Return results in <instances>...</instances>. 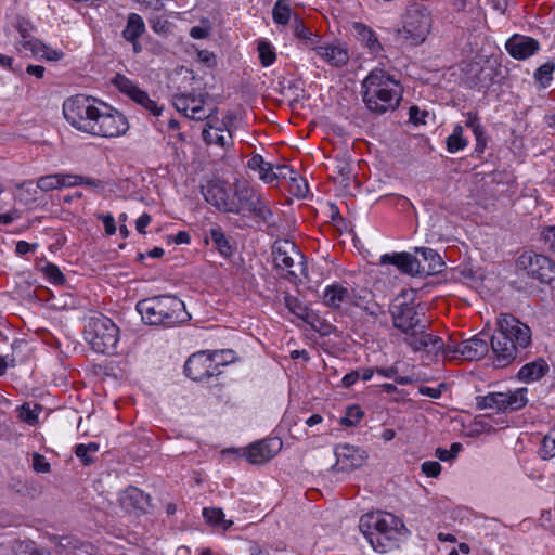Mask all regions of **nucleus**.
<instances>
[{
    "instance_id": "nucleus-7",
    "label": "nucleus",
    "mask_w": 555,
    "mask_h": 555,
    "mask_svg": "<svg viewBox=\"0 0 555 555\" xmlns=\"http://www.w3.org/2000/svg\"><path fill=\"white\" fill-rule=\"evenodd\" d=\"M235 215L250 216L264 223L272 219L273 212L262 193L246 182H235L230 211Z\"/></svg>"
},
{
    "instance_id": "nucleus-15",
    "label": "nucleus",
    "mask_w": 555,
    "mask_h": 555,
    "mask_svg": "<svg viewBox=\"0 0 555 555\" xmlns=\"http://www.w3.org/2000/svg\"><path fill=\"white\" fill-rule=\"evenodd\" d=\"M114 86L125 95L129 96L132 101L140 104L145 109L150 111L153 115H159V108L155 101L150 99L149 94L140 89L135 82L121 74H117L113 79Z\"/></svg>"
},
{
    "instance_id": "nucleus-42",
    "label": "nucleus",
    "mask_w": 555,
    "mask_h": 555,
    "mask_svg": "<svg viewBox=\"0 0 555 555\" xmlns=\"http://www.w3.org/2000/svg\"><path fill=\"white\" fill-rule=\"evenodd\" d=\"M272 16L275 23L286 25L291 17V8L287 0H278L272 10Z\"/></svg>"
},
{
    "instance_id": "nucleus-14",
    "label": "nucleus",
    "mask_w": 555,
    "mask_h": 555,
    "mask_svg": "<svg viewBox=\"0 0 555 555\" xmlns=\"http://www.w3.org/2000/svg\"><path fill=\"white\" fill-rule=\"evenodd\" d=\"M336 463L332 467L333 472L349 473L364 465L367 455L366 452L356 446L348 443L338 444L335 448Z\"/></svg>"
},
{
    "instance_id": "nucleus-4",
    "label": "nucleus",
    "mask_w": 555,
    "mask_h": 555,
    "mask_svg": "<svg viewBox=\"0 0 555 555\" xmlns=\"http://www.w3.org/2000/svg\"><path fill=\"white\" fill-rule=\"evenodd\" d=\"M498 326L491 337V348L495 365L504 367L516 359L518 348L525 349L530 345L531 330L511 314H502Z\"/></svg>"
},
{
    "instance_id": "nucleus-17",
    "label": "nucleus",
    "mask_w": 555,
    "mask_h": 555,
    "mask_svg": "<svg viewBox=\"0 0 555 555\" xmlns=\"http://www.w3.org/2000/svg\"><path fill=\"white\" fill-rule=\"evenodd\" d=\"M282 448V441L279 438H269L251 443L244 455L251 464H263L274 457Z\"/></svg>"
},
{
    "instance_id": "nucleus-38",
    "label": "nucleus",
    "mask_w": 555,
    "mask_h": 555,
    "mask_svg": "<svg viewBox=\"0 0 555 555\" xmlns=\"http://www.w3.org/2000/svg\"><path fill=\"white\" fill-rule=\"evenodd\" d=\"M209 358L211 366H214V371L219 375L221 373L220 367L232 362L234 354L231 350H215L209 351Z\"/></svg>"
},
{
    "instance_id": "nucleus-32",
    "label": "nucleus",
    "mask_w": 555,
    "mask_h": 555,
    "mask_svg": "<svg viewBox=\"0 0 555 555\" xmlns=\"http://www.w3.org/2000/svg\"><path fill=\"white\" fill-rule=\"evenodd\" d=\"M145 29L142 17L135 13L129 15L126 28L122 31L124 38L128 41L138 40Z\"/></svg>"
},
{
    "instance_id": "nucleus-33",
    "label": "nucleus",
    "mask_w": 555,
    "mask_h": 555,
    "mask_svg": "<svg viewBox=\"0 0 555 555\" xmlns=\"http://www.w3.org/2000/svg\"><path fill=\"white\" fill-rule=\"evenodd\" d=\"M463 132L464 130L461 125H456L453 128L452 133L446 140L447 151L449 153H457L467 146L468 140L464 137Z\"/></svg>"
},
{
    "instance_id": "nucleus-11",
    "label": "nucleus",
    "mask_w": 555,
    "mask_h": 555,
    "mask_svg": "<svg viewBox=\"0 0 555 555\" xmlns=\"http://www.w3.org/2000/svg\"><path fill=\"white\" fill-rule=\"evenodd\" d=\"M517 267L542 283H551L555 279V264L543 255L524 253L517 260Z\"/></svg>"
},
{
    "instance_id": "nucleus-61",
    "label": "nucleus",
    "mask_w": 555,
    "mask_h": 555,
    "mask_svg": "<svg viewBox=\"0 0 555 555\" xmlns=\"http://www.w3.org/2000/svg\"><path fill=\"white\" fill-rule=\"evenodd\" d=\"M264 159L260 154H255L250 157V159L247 162V167L250 170L258 171L261 166H264Z\"/></svg>"
},
{
    "instance_id": "nucleus-48",
    "label": "nucleus",
    "mask_w": 555,
    "mask_h": 555,
    "mask_svg": "<svg viewBox=\"0 0 555 555\" xmlns=\"http://www.w3.org/2000/svg\"><path fill=\"white\" fill-rule=\"evenodd\" d=\"M363 416V412L357 405L349 406L346 411V415L341 418V423L346 426L356 425L361 417Z\"/></svg>"
},
{
    "instance_id": "nucleus-45",
    "label": "nucleus",
    "mask_w": 555,
    "mask_h": 555,
    "mask_svg": "<svg viewBox=\"0 0 555 555\" xmlns=\"http://www.w3.org/2000/svg\"><path fill=\"white\" fill-rule=\"evenodd\" d=\"M36 184H37V188L43 192L61 190V182H60L59 173L40 177L37 180Z\"/></svg>"
},
{
    "instance_id": "nucleus-16",
    "label": "nucleus",
    "mask_w": 555,
    "mask_h": 555,
    "mask_svg": "<svg viewBox=\"0 0 555 555\" xmlns=\"http://www.w3.org/2000/svg\"><path fill=\"white\" fill-rule=\"evenodd\" d=\"M14 48L15 51L23 56H31L47 61H59L63 57L62 51L48 47L36 37L23 42H14Z\"/></svg>"
},
{
    "instance_id": "nucleus-34",
    "label": "nucleus",
    "mask_w": 555,
    "mask_h": 555,
    "mask_svg": "<svg viewBox=\"0 0 555 555\" xmlns=\"http://www.w3.org/2000/svg\"><path fill=\"white\" fill-rule=\"evenodd\" d=\"M465 126L472 129L477 146L483 149L486 145L485 131L476 113L468 112L466 114Z\"/></svg>"
},
{
    "instance_id": "nucleus-19",
    "label": "nucleus",
    "mask_w": 555,
    "mask_h": 555,
    "mask_svg": "<svg viewBox=\"0 0 555 555\" xmlns=\"http://www.w3.org/2000/svg\"><path fill=\"white\" fill-rule=\"evenodd\" d=\"M505 48L514 59L526 60L540 49V43L531 37L514 35L506 41Z\"/></svg>"
},
{
    "instance_id": "nucleus-12",
    "label": "nucleus",
    "mask_w": 555,
    "mask_h": 555,
    "mask_svg": "<svg viewBox=\"0 0 555 555\" xmlns=\"http://www.w3.org/2000/svg\"><path fill=\"white\" fill-rule=\"evenodd\" d=\"M273 260L279 270L286 271L289 275L297 276L295 268L305 274L304 256L297 246L291 241L276 242L273 246Z\"/></svg>"
},
{
    "instance_id": "nucleus-47",
    "label": "nucleus",
    "mask_w": 555,
    "mask_h": 555,
    "mask_svg": "<svg viewBox=\"0 0 555 555\" xmlns=\"http://www.w3.org/2000/svg\"><path fill=\"white\" fill-rule=\"evenodd\" d=\"M461 449H462L461 443L454 442V443L451 444L449 450L442 449V448H438L436 450V456L440 461L448 462V461L454 460L457 456V454L461 451Z\"/></svg>"
},
{
    "instance_id": "nucleus-39",
    "label": "nucleus",
    "mask_w": 555,
    "mask_h": 555,
    "mask_svg": "<svg viewBox=\"0 0 555 555\" xmlns=\"http://www.w3.org/2000/svg\"><path fill=\"white\" fill-rule=\"evenodd\" d=\"M295 36L300 39L306 46L314 47L318 46L319 38L309 28H307L301 21L296 20L294 25Z\"/></svg>"
},
{
    "instance_id": "nucleus-25",
    "label": "nucleus",
    "mask_w": 555,
    "mask_h": 555,
    "mask_svg": "<svg viewBox=\"0 0 555 555\" xmlns=\"http://www.w3.org/2000/svg\"><path fill=\"white\" fill-rule=\"evenodd\" d=\"M415 251L422 257L420 274L433 275L443 270L444 262L436 250L428 247H416Z\"/></svg>"
},
{
    "instance_id": "nucleus-56",
    "label": "nucleus",
    "mask_w": 555,
    "mask_h": 555,
    "mask_svg": "<svg viewBox=\"0 0 555 555\" xmlns=\"http://www.w3.org/2000/svg\"><path fill=\"white\" fill-rule=\"evenodd\" d=\"M422 472L427 477H437L441 472V465L436 461H426L421 466Z\"/></svg>"
},
{
    "instance_id": "nucleus-36",
    "label": "nucleus",
    "mask_w": 555,
    "mask_h": 555,
    "mask_svg": "<svg viewBox=\"0 0 555 555\" xmlns=\"http://www.w3.org/2000/svg\"><path fill=\"white\" fill-rule=\"evenodd\" d=\"M203 516L208 524L220 526L223 529H229L233 524L231 520L224 519V513L220 508L205 507L203 509Z\"/></svg>"
},
{
    "instance_id": "nucleus-30",
    "label": "nucleus",
    "mask_w": 555,
    "mask_h": 555,
    "mask_svg": "<svg viewBox=\"0 0 555 555\" xmlns=\"http://www.w3.org/2000/svg\"><path fill=\"white\" fill-rule=\"evenodd\" d=\"M208 237L212 242L215 248L220 253V255L223 257H229L232 255V247L220 227H215L209 230L205 238L206 243H208Z\"/></svg>"
},
{
    "instance_id": "nucleus-27",
    "label": "nucleus",
    "mask_w": 555,
    "mask_h": 555,
    "mask_svg": "<svg viewBox=\"0 0 555 555\" xmlns=\"http://www.w3.org/2000/svg\"><path fill=\"white\" fill-rule=\"evenodd\" d=\"M353 30L358 40L364 44L371 54L377 55L383 50V47L376 34L366 25L362 23H354Z\"/></svg>"
},
{
    "instance_id": "nucleus-51",
    "label": "nucleus",
    "mask_w": 555,
    "mask_h": 555,
    "mask_svg": "<svg viewBox=\"0 0 555 555\" xmlns=\"http://www.w3.org/2000/svg\"><path fill=\"white\" fill-rule=\"evenodd\" d=\"M61 189L74 188L77 185H82V176L72 175V173H59Z\"/></svg>"
},
{
    "instance_id": "nucleus-13",
    "label": "nucleus",
    "mask_w": 555,
    "mask_h": 555,
    "mask_svg": "<svg viewBox=\"0 0 555 555\" xmlns=\"http://www.w3.org/2000/svg\"><path fill=\"white\" fill-rule=\"evenodd\" d=\"M207 96L203 93H181L173 96V105L178 112L195 120L209 118L214 113V107H206Z\"/></svg>"
},
{
    "instance_id": "nucleus-60",
    "label": "nucleus",
    "mask_w": 555,
    "mask_h": 555,
    "mask_svg": "<svg viewBox=\"0 0 555 555\" xmlns=\"http://www.w3.org/2000/svg\"><path fill=\"white\" fill-rule=\"evenodd\" d=\"M152 218L149 214L141 215L135 222V229L139 233L145 234V228L150 224Z\"/></svg>"
},
{
    "instance_id": "nucleus-23",
    "label": "nucleus",
    "mask_w": 555,
    "mask_h": 555,
    "mask_svg": "<svg viewBox=\"0 0 555 555\" xmlns=\"http://www.w3.org/2000/svg\"><path fill=\"white\" fill-rule=\"evenodd\" d=\"M480 333L468 339L462 340L460 358L467 361H477L482 359L489 351L487 338Z\"/></svg>"
},
{
    "instance_id": "nucleus-63",
    "label": "nucleus",
    "mask_w": 555,
    "mask_h": 555,
    "mask_svg": "<svg viewBox=\"0 0 555 555\" xmlns=\"http://www.w3.org/2000/svg\"><path fill=\"white\" fill-rule=\"evenodd\" d=\"M14 365H15V361L12 356L0 354V376H2L5 373V371L9 366H14Z\"/></svg>"
},
{
    "instance_id": "nucleus-58",
    "label": "nucleus",
    "mask_w": 555,
    "mask_h": 555,
    "mask_svg": "<svg viewBox=\"0 0 555 555\" xmlns=\"http://www.w3.org/2000/svg\"><path fill=\"white\" fill-rule=\"evenodd\" d=\"M18 555H51L48 551L38 547L35 543L28 542L22 546Z\"/></svg>"
},
{
    "instance_id": "nucleus-6",
    "label": "nucleus",
    "mask_w": 555,
    "mask_h": 555,
    "mask_svg": "<svg viewBox=\"0 0 555 555\" xmlns=\"http://www.w3.org/2000/svg\"><path fill=\"white\" fill-rule=\"evenodd\" d=\"M137 311L151 326L172 327L191 319L184 302L173 295L153 296L138 301Z\"/></svg>"
},
{
    "instance_id": "nucleus-59",
    "label": "nucleus",
    "mask_w": 555,
    "mask_h": 555,
    "mask_svg": "<svg viewBox=\"0 0 555 555\" xmlns=\"http://www.w3.org/2000/svg\"><path fill=\"white\" fill-rule=\"evenodd\" d=\"M99 218L102 220L105 232L107 235H113L116 232L115 219L112 215H100Z\"/></svg>"
},
{
    "instance_id": "nucleus-28",
    "label": "nucleus",
    "mask_w": 555,
    "mask_h": 555,
    "mask_svg": "<svg viewBox=\"0 0 555 555\" xmlns=\"http://www.w3.org/2000/svg\"><path fill=\"white\" fill-rule=\"evenodd\" d=\"M11 30L16 31V37L14 42H23L26 40H30L35 38L36 27L35 25L27 18L22 16H16L12 22L10 27L5 28V33L8 36H11Z\"/></svg>"
},
{
    "instance_id": "nucleus-53",
    "label": "nucleus",
    "mask_w": 555,
    "mask_h": 555,
    "mask_svg": "<svg viewBox=\"0 0 555 555\" xmlns=\"http://www.w3.org/2000/svg\"><path fill=\"white\" fill-rule=\"evenodd\" d=\"M273 172L274 166L269 162H264V166H261L258 170L259 179L267 184H271L273 183Z\"/></svg>"
},
{
    "instance_id": "nucleus-22",
    "label": "nucleus",
    "mask_w": 555,
    "mask_h": 555,
    "mask_svg": "<svg viewBox=\"0 0 555 555\" xmlns=\"http://www.w3.org/2000/svg\"><path fill=\"white\" fill-rule=\"evenodd\" d=\"M315 53L332 66H344L349 60V53L344 44H318L313 47Z\"/></svg>"
},
{
    "instance_id": "nucleus-54",
    "label": "nucleus",
    "mask_w": 555,
    "mask_h": 555,
    "mask_svg": "<svg viewBox=\"0 0 555 555\" xmlns=\"http://www.w3.org/2000/svg\"><path fill=\"white\" fill-rule=\"evenodd\" d=\"M20 418L28 424H35L38 420V413L29 404H23L20 411Z\"/></svg>"
},
{
    "instance_id": "nucleus-49",
    "label": "nucleus",
    "mask_w": 555,
    "mask_h": 555,
    "mask_svg": "<svg viewBox=\"0 0 555 555\" xmlns=\"http://www.w3.org/2000/svg\"><path fill=\"white\" fill-rule=\"evenodd\" d=\"M554 69L555 64L553 62H546L537 69L534 77L537 80L544 85L551 80V75Z\"/></svg>"
},
{
    "instance_id": "nucleus-52",
    "label": "nucleus",
    "mask_w": 555,
    "mask_h": 555,
    "mask_svg": "<svg viewBox=\"0 0 555 555\" xmlns=\"http://www.w3.org/2000/svg\"><path fill=\"white\" fill-rule=\"evenodd\" d=\"M33 469L36 473H49L51 469L50 463L46 457L39 453L33 454Z\"/></svg>"
},
{
    "instance_id": "nucleus-26",
    "label": "nucleus",
    "mask_w": 555,
    "mask_h": 555,
    "mask_svg": "<svg viewBox=\"0 0 555 555\" xmlns=\"http://www.w3.org/2000/svg\"><path fill=\"white\" fill-rule=\"evenodd\" d=\"M205 199L219 210L229 212L231 199H229L225 186L220 182H212L207 185L204 192Z\"/></svg>"
},
{
    "instance_id": "nucleus-41",
    "label": "nucleus",
    "mask_w": 555,
    "mask_h": 555,
    "mask_svg": "<svg viewBox=\"0 0 555 555\" xmlns=\"http://www.w3.org/2000/svg\"><path fill=\"white\" fill-rule=\"evenodd\" d=\"M462 347V341H456L453 338H450L447 344L442 341V347L437 350H426L428 353L439 354L441 353L444 358L455 359L460 358V350Z\"/></svg>"
},
{
    "instance_id": "nucleus-24",
    "label": "nucleus",
    "mask_w": 555,
    "mask_h": 555,
    "mask_svg": "<svg viewBox=\"0 0 555 555\" xmlns=\"http://www.w3.org/2000/svg\"><path fill=\"white\" fill-rule=\"evenodd\" d=\"M383 264L390 263L408 274H420V259L409 253L385 254L380 257Z\"/></svg>"
},
{
    "instance_id": "nucleus-57",
    "label": "nucleus",
    "mask_w": 555,
    "mask_h": 555,
    "mask_svg": "<svg viewBox=\"0 0 555 555\" xmlns=\"http://www.w3.org/2000/svg\"><path fill=\"white\" fill-rule=\"evenodd\" d=\"M296 173L289 166L287 165H276L274 166L273 172V182L279 179H289Z\"/></svg>"
},
{
    "instance_id": "nucleus-21",
    "label": "nucleus",
    "mask_w": 555,
    "mask_h": 555,
    "mask_svg": "<svg viewBox=\"0 0 555 555\" xmlns=\"http://www.w3.org/2000/svg\"><path fill=\"white\" fill-rule=\"evenodd\" d=\"M322 299L326 307L336 310L340 309L344 304H350L352 294L346 285L335 282L324 288Z\"/></svg>"
},
{
    "instance_id": "nucleus-18",
    "label": "nucleus",
    "mask_w": 555,
    "mask_h": 555,
    "mask_svg": "<svg viewBox=\"0 0 555 555\" xmlns=\"http://www.w3.org/2000/svg\"><path fill=\"white\" fill-rule=\"evenodd\" d=\"M185 374L193 380H203L217 376L211 366L209 351H201L192 354L184 364Z\"/></svg>"
},
{
    "instance_id": "nucleus-55",
    "label": "nucleus",
    "mask_w": 555,
    "mask_h": 555,
    "mask_svg": "<svg viewBox=\"0 0 555 555\" xmlns=\"http://www.w3.org/2000/svg\"><path fill=\"white\" fill-rule=\"evenodd\" d=\"M428 112L420 109L417 106H411L409 111L410 120L414 125L426 124V117L428 116Z\"/></svg>"
},
{
    "instance_id": "nucleus-46",
    "label": "nucleus",
    "mask_w": 555,
    "mask_h": 555,
    "mask_svg": "<svg viewBox=\"0 0 555 555\" xmlns=\"http://www.w3.org/2000/svg\"><path fill=\"white\" fill-rule=\"evenodd\" d=\"M289 181L291 192L297 197H305L308 193L307 181L299 177L297 172L293 177H289Z\"/></svg>"
},
{
    "instance_id": "nucleus-50",
    "label": "nucleus",
    "mask_w": 555,
    "mask_h": 555,
    "mask_svg": "<svg viewBox=\"0 0 555 555\" xmlns=\"http://www.w3.org/2000/svg\"><path fill=\"white\" fill-rule=\"evenodd\" d=\"M43 273L54 284H62L64 282V275L55 264L48 263L43 268Z\"/></svg>"
},
{
    "instance_id": "nucleus-10",
    "label": "nucleus",
    "mask_w": 555,
    "mask_h": 555,
    "mask_svg": "<svg viewBox=\"0 0 555 555\" xmlns=\"http://www.w3.org/2000/svg\"><path fill=\"white\" fill-rule=\"evenodd\" d=\"M528 389L517 388L508 392H489L486 396L476 397V405L480 410H494L500 413L517 411L526 406Z\"/></svg>"
},
{
    "instance_id": "nucleus-1",
    "label": "nucleus",
    "mask_w": 555,
    "mask_h": 555,
    "mask_svg": "<svg viewBox=\"0 0 555 555\" xmlns=\"http://www.w3.org/2000/svg\"><path fill=\"white\" fill-rule=\"evenodd\" d=\"M63 115L78 131L104 138L125 134L127 118L117 109L92 96L77 94L63 103Z\"/></svg>"
},
{
    "instance_id": "nucleus-40",
    "label": "nucleus",
    "mask_w": 555,
    "mask_h": 555,
    "mask_svg": "<svg viewBox=\"0 0 555 555\" xmlns=\"http://www.w3.org/2000/svg\"><path fill=\"white\" fill-rule=\"evenodd\" d=\"M352 294V300L350 304L361 307L366 310L370 314L375 315L377 312L375 310L374 305H370L371 293L369 291L356 292V289H350Z\"/></svg>"
},
{
    "instance_id": "nucleus-5",
    "label": "nucleus",
    "mask_w": 555,
    "mask_h": 555,
    "mask_svg": "<svg viewBox=\"0 0 555 555\" xmlns=\"http://www.w3.org/2000/svg\"><path fill=\"white\" fill-rule=\"evenodd\" d=\"M365 107L373 114L383 115L395 111L402 98V87L395 76L384 69L370 72L362 82Z\"/></svg>"
},
{
    "instance_id": "nucleus-43",
    "label": "nucleus",
    "mask_w": 555,
    "mask_h": 555,
    "mask_svg": "<svg viewBox=\"0 0 555 555\" xmlns=\"http://www.w3.org/2000/svg\"><path fill=\"white\" fill-rule=\"evenodd\" d=\"M259 53V60L266 67L272 65L276 59L274 48L271 43L264 40H260L257 47Z\"/></svg>"
},
{
    "instance_id": "nucleus-35",
    "label": "nucleus",
    "mask_w": 555,
    "mask_h": 555,
    "mask_svg": "<svg viewBox=\"0 0 555 555\" xmlns=\"http://www.w3.org/2000/svg\"><path fill=\"white\" fill-rule=\"evenodd\" d=\"M538 454L542 460L555 456V427H552L542 438Z\"/></svg>"
},
{
    "instance_id": "nucleus-44",
    "label": "nucleus",
    "mask_w": 555,
    "mask_h": 555,
    "mask_svg": "<svg viewBox=\"0 0 555 555\" xmlns=\"http://www.w3.org/2000/svg\"><path fill=\"white\" fill-rule=\"evenodd\" d=\"M150 26L156 34L159 35H166L170 33L171 29V23L168 21V18L158 12L152 14V16L149 20Z\"/></svg>"
},
{
    "instance_id": "nucleus-20",
    "label": "nucleus",
    "mask_w": 555,
    "mask_h": 555,
    "mask_svg": "<svg viewBox=\"0 0 555 555\" xmlns=\"http://www.w3.org/2000/svg\"><path fill=\"white\" fill-rule=\"evenodd\" d=\"M118 501L126 512L144 513L150 507V496L135 487H128L121 491Z\"/></svg>"
},
{
    "instance_id": "nucleus-37",
    "label": "nucleus",
    "mask_w": 555,
    "mask_h": 555,
    "mask_svg": "<svg viewBox=\"0 0 555 555\" xmlns=\"http://www.w3.org/2000/svg\"><path fill=\"white\" fill-rule=\"evenodd\" d=\"M99 451L96 442H89L87 444L79 443L75 447V455L85 464L90 465L94 462V454Z\"/></svg>"
},
{
    "instance_id": "nucleus-8",
    "label": "nucleus",
    "mask_w": 555,
    "mask_h": 555,
    "mask_svg": "<svg viewBox=\"0 0 555 555\" xmlns=\"http://www.w3.org/2000/svg\"><path fill=\"white\" fill-rule=\"evenodd\" d=\"M83 335L93 351L113 354L119 341V328L107 317L96 314L88 318Z\"/></svg>"
},
{
    "instance_id": "nucleus-62",
    "label": "nucleus",
    "mask_w": 555,
    "mask_h": 555,
    "mask_svg": "<svg viewBox=\"0 0 555 555\" xmlns=\"http://www.w3.org/2000/svg\"><path fill=\"white\" fill-rule=\"evenodd\" d=\"M360 379V371H352L348 374H346L343 379H341V385L345 387V388H349L351 387L352 385H354V383Z\"/></svg>"
},
{
    "instance_id": "nucleus-2",
    "label": "nucleus",
    "mask_w": 555,
    "mask_h": 555,
    "mask_svg": "<svg viewBox=\"0 0 555 555\" xmlns=\"http://www.w3.org/2000/svg\"><path fill=\"white\" fill-rule=\"evenodd\" d=\"M399 299L397 298L396 301ZM392 323L402 334L404 343L415 352L437 350L442 347V339L427 333V320L423 309L405 302H395L390 309Z\"/></svg>"
},
{
    "instance_id": "nucleus-29",
    "label": "nucleus",
    "mask_w": 555,
    "mask_h": 555,
    "mask_svg": "<svg viewBox=\"0 0 555 555\" xmlns=\"http://www.w3.org/2000/svg\"><path fill=\"white\" fill-rule=\"evenodd\" d=\"M222 132L223 130L221 128L214 127L208 121L202 131V137L207 144H216L220 147H227L231 143L232 137L230 133L225 137Z\"/></svg>"
},
{
    "instance_id": "nucleus-3",
    "label": "nucleus",
    "mask_w": 555,
    "mask_h": 555,
    "mask_svg": "<svg viewBox=\"0 0 555 555\" xmlns=\"http://www.w3.org/2000/svg\"><path fill=\"white\" fill-rule=\"evenodd\" d=\"M359 529L378 553L398 547L401 539L408 534V529L399 517L380 511L362 515Z\"/></svg>"
},
{
    "instance_id": "nucleus-9",
    "label": "nucleus",
    "mask_w": 555,
    "mask_h": 555,
    "mask_svg": "<svg viewBox=\"0 0 555 555\" xmlns=\"http://www.w3.org/2000/svg\"><path fill=\"white\" fill-rule=\"evenodd\" d=\"M430 28L431 16L427 8L413 3L408 7L403 16V26L397 29V34L410 46H417L425 41Z\"/></svg>"
},
{
    "instance_id": "nucleus-64",
    "label": "nucleus",
    "mask_w": 555,
    "mask_h": 555,
    "mask_svg": "<svg viewBox=\"0 0 555 555\" xmlns=\"http://www.w3.org/2000/svg\"><path fill=\"white\" fill-rule=\"evenodd\" d=\"M545 242L550 244V247L555 251V227H551L543 232Z\"/></svg>"
},
{
    "instance_id": "nucleus-31",
    "label": "nucleus",
    "mask_w": 555,
    "mask_h": 555,
    "mask_svg": "<svg viewBox=\"0 0 555 555\" xmlns=\"http://www.w3.org/2000/svg\"><path fill=\"white\" fill-rule=\"evenodd\" d=\"M548 370L544 361L525 364L518 372V377L524 382H533L541 378Z\"/></svg>"
}]
</instances>
